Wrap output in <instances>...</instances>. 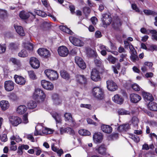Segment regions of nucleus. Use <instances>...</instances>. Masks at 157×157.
I'll list each match as a JSON object with an SVG mask.
<instances>
[{
    "instance_id": "nucleus-42",
    "label": "nucleus",
    "mask_w": 157,
    "mask_h": 157,
    "mask_svg": "<svg viewBox=\"0 0 157 157\" xmlns=\"http://www.w3.org/2000/svg\"><path fill=\"white\" fill-rule=\"evenodd\" d=\"M60 29L63 31L70 34H72V32L69 29L64 26H60Z\"/></svg>"
},
{
    "instance_id": "nucleus-11",
    "label": "nucleus",
    "mask_w": 157,
    "mask_h": 157,
    "mask_svg": "<svg viewBox=\"0 0 157 157\" xmlns=\"http://www.w3.org/2000/svg\"><path fill=\"white\" fill-rule=\"evenodd\" d=\"M41 84L42 87L47 90H52L53 89V84L51 82L45 80L41 81Z\"/></svg>"
},
{
    "instance_id": "nucleus-62",
    "label": "nucleus",
    "mask_w": 157,
    "mask_h": 157,
    "mask_svg": "<svg viewBox=\"0 0 157 157\" xmlns=\"http://www.w3.org/2000/svg\"><path fill=\"white\" fill-rule=\"evenodd\" d=\"M132 9L135 10L136 12H140V10L136 4H132Z\"/></svg>"
},
{
    "instance_id": "nucleus-20",
    "label": "nucleus",
    "mask_w": 157,
    "mask_h": 157,
    "mask_svg": "<svg viewBox=\"0 0 157 157\" xmlns=\"http://www.w3.org/2000/svg\"><path fill=\"white\" fill-rule=\"evenodd\" d=\"M148 109L151 111H157V103L155 102L150 101L147 105Z\"/></svg>"
},
{
    "instance_id": "nucleus-32",
    "label": "nucleus",
    "mask_w": 157,
    "mask_h": 157,
    "mask_svg": "<svg viewBox=\"0 0 157 157\" xmlns=\"http://www.w3.org/2000/svg\"><path fill=\"white\" fill-rule=\"evenodd\" d=\"M60 75L63 78L66 80H69L70 78L69 74L66 71L64 70L61 71Z\"/></svg>"
},
{
    "instance_id": "nucleus-7",
    "label": "nucleus",
    "mask_w": 157,
    "mask_h": 157,
    "mask_svg": "<svg viewBox=\"0 0 157 157\" xmlns=\"http://www.w3.org/2000/svg\"><path fill=\"white\" fill-rule=\"evenodd\" d=\"M38 54L40 56L48 58L50 56V53L47 49L44 48H40L37 50Z\"/></svg>"
},
{
    "instance_id": "nucleus-3",
    "label": "nucleus",
    "mask_w": 157,
    "mask_h": 157,
    "mask_svg": "<svg viewBox=\"0 0 157 157\" xmlns=\"http://www.w3.org/2000/svg\"><path fill=\"white\" fill-rule=\"evenodd\" d=\"M33 97V98L36 99H40L42 101H43L45 98L46 96L42 90L40 89H36L35 90Z\"/></svg>"
},
{
    "instance_id": "nucleus-36",
    "label": "nucleus",
    "mask_w": 157,
    "mask_h": 157,
    "mask_svg": "<svg viewBox=\"0 0 157 157\" xmlns=\"http://www.w3.org/2000/svg\"><path fill=\"white\" fill-rule=\"evenodd\" d=\"M28 54L26 51L25 49H23L18 53V55L20 57L24 58L27 57Z\"/></svg>"
},
{
    "instance_id": "nucleus-16",
    "label": "nucleus",
    "mask_w": 157,
    "mask_h": 157,
    "mask_svg": "<svg viewBox=\"0 0 157 157\" xmlns=\"http://www.w3.org/2000/svg\"><path fill=\"white\" fill-rule=\"evenodd\" d=\"M103 138L102 134L100 132L95 133L93 136V140L96 143H101L102 142Z\"/></svg>"
},
{
    "instance_id": "nucleus-37",
    "label": "nucleus",
    "mask_w": 157,
    "mask_h": 157,
    "mask_svg": "<svg viewBox=\"0 0 157 157\" xmlns=\"http://www.w3.org/2000/svg\"><path fill=\"white\" fill-rule=\"evenodd\" d=\"M136 52L134 53H131V56L130 58L131 60L133 62H135L136 61L139 60V58L136 55Z\"/></svg>"
},
{
    "instance_id": "nucleus-44",
    "label": "nucleus",
    "mask_w": 157,
    "mask_h": 157,
    "mask_svg": "<svg viewBox=\"0 0 157 157\" xmlns=\"http://www.w3.org/2000/svg\"><path fill=\"white\" fill-rule=\"evenodd\" d=\"M94 62L96 65L97 67H99L101 65V62L98 57L94 58Z\"/></svg>"
},
{
    "instance_id": "nucleus-43",
    "label": "nucleus",
    "mask_w": 157,
    "mask_h": 157,
    "mask_svg": "<svg viewBox=\"0 0 157 157\" xmlns=\"http://www.w3.org/2000/svg\"><path fill=\"white\" fill-rule=\"evenodd\" d=\"M7 11L4 10H0V17L4 19L7 17Z\"/></svg>"
},
{
    "instance_id": "nucleus-50",
    "label": "nucleus",
    "mask_w": 157,
    "mask_h": 157,
    "mask_svg": "<svg viewBox=\"0 0 157 157\" xmlns=\"http://www.w3.org/2000/svg\"><path fill=\"white\" fill-rule=\"evenodd\" d=\"M9 98L13 101H16L18 99L17 96L14 93L11 94L9 96Z\"/></svg>"
},
{
    "instance_id": "nucleus-15",
    "label": "nucleus",
    "mask_w": 157,
    "mask_h": 157,
    "mask_svg": "<svg viewBox=\"0 0 157 157\" xmlns=\"http://www.w3.org/2000/svg\"><path fill=\"white\" fill-rule=\"evenodd\" d=\"M30 63L31 66L34 68H38L40 65V63L38 59L34 57L30 58Z\"/></svg>"
},
{
    "instance_id": "nucleus-49",
    "label": "nucleus",
    "mask_w": 157,
    "mask_h": 157,
    "mask_svg": "<svg viewBox=\"0 0 157 157\" xmlns=\"http://www.w3.org/2000/svg\"><path fill=\"white\" fill-rule=\"evenodd\" d=\"M144 64L149 69L151 70H152L154 69V68L152 67L153 64L151 62H145Z\"/></svg>"
},
{
    "instance_id": "nucleus-23",
    "label": "nucleus",
    "mask_w": 157,
    "mask_h": 157,
    "mask_svg": "<svg viewBox=\"0 0 157 157\" xmlns=\"http://www.w3.org/2000/svg\"><path fill=\"white\" fill-rule=\"evenodd\" d=\"M0 105L3 111L6 110L9 108L10 106L8 101L5 100L1 101L0 102Z\"/></svg>"
},
{
    "instance_id": "nucleus-5",
    "label": "nucleus",
    "mask_w": 157,
    "mask_h": 157,
    "mask_svg": "<svg viewBox=\"0 0 157 157\" xmlns=\"http://www.w3.org/2000/svg\"><path fill=\"white\" fill-rule=\"evenodd\" d=\"M70 42L75 46L78 47H82L83 46L84 43L79 39L73 36L69 37Z\"/></svg>"
},
{
    "instance_id": "nucleus-64",
    "label": "nucleus",
    "mask_w": 157,
    "mask_h": 157,
    "mask_svg": "<svg viewBox=\"0 0 157 157\" xmlns=\"http://www.w3.org/2000/svg\"><path fill=\"white\" fill-rule=\"evenodd\" d=\"M90 20L94 25H95L98 22V19L95 17H93L90 19Z\"/></svg>"
},
{
    "instance_id": "nucleus-1",
    "label": "nucleus",
    "mask_w": 157,
    "mask_h": 157,
    "mask_svg": "<svg viewBox=\"0 0 157 157\" xmlns=\"http://www.w3.org/2000/svg\"><path fill=\"white\" fill-rule=\"evenodd\" d=\"M92 94L95 98L99 100L102 99L104 97L103 90L99 87H95L93 89Z\"/></svg>"
},
{
    "instance_id": "nucleus-55",
    "label": "nucleus",
    "mask_w": 157,
    "mask_h": 157,
    "mask_svg": "<svg viewBox=\"0 0 157 157\" xmlns=\"http://www.w3.org/2000/svg\"><path fill=\"white\" fill-rule=\"evenodd\" d=\"M54 71L53 70L47 69L45 71L44 73L47 77L49 78L51 75L52 74L53 71Z\"/></svg>"
},
{
    "instance_id": "nucleus-33",
    "label": "nucleus",
    "mask_w": 157,
    "mask_h": 157,
    "mask_svg": "<svg viewBox=\"0 0 157 157\" xmlns=\"http://www.w3.org/2000/svg\"><path fill=\"white\" fill-rule=\"evenodd\" d=\"M54 103L56 105H59L61 102L60 99L59 98L58 95L56 94H54L52 96Z\"/></svg>"
},
{
    "instance_id": "nucleus-30",
    "label": "nucleus",
    "mask_w": 157,
    "mask_h": 157,
    "mask_svg": "<svg viewBox=\"0 0 157 157\" xmlns=\"http://www.w3.org/2000/svg\"><path fill=\"white\" fill-rule=\"evenodd\" d=\"M23 44L24 48L30 51H32L33 50V44L28 42L24 43Z\"/></svg>"
},
{
    "instance_id": "nucleus-46",
    "label": "nucleus",
    "mask_w": 157,
    "mask_h": 157,
    "mask_svg": "<svg viewBox=\"0 0 157 157\" xmlns=\"http://www.w3.org/2000/svg\"><path fill=\"white\" fill-rule=\"evenodd\" d=\"M6 47V44H0V54H2L5 52Z\"/></svg>"
},
{
    "instance_id": "nucleus-27",
    "label": "nucleus",
    "mask_w": 157,
    "mask_h": 157,
    "mask_svg": "<svg viewBox=\"0 0 157 157\" xmlns=\"http://www.w3.org/2000/svg\"><path fill=\"white\" fill-rule=\"evenodd\" d=\"M27 108L24 105H20L19 106L17 109V112L20 114H24L27 110Z\"/></svg>"
},
{
    "instance_id": "nucleus-39",
    "label": "nucleus",
    "mask_w": 157,
    "mask_h": 157,
    "mask_svg": "<svg viewBox=\"0 0 157 157\" xmlns=\"http://www.w3.org/2000/svg\"><path fill=\"white\" fill-rule=\"evenodd\" d=\"M78 133L82 136H89L90 135V133L86 130L81 129L79 130Z\"/></svg>"
},
{
    "instance_id": "nucleus-21",
    "label": "nucleus",
    "mask_w": 157,
    "mask_h": 157,
    "mask_svg": "<svg viewBox=\"0 0 157 157\" xmlns=\"http://www.w3.org/2000/svg\"><path fill=\"white\" fill-rule=\"evenodd\" d=\"M101 129L102 131L107 133H110L112 131V128L109 125L103 124L101 127Z\"/></svg>"
},
{
    "instance_id": "nucleus-13",
    "label": "nucleus",
    "mask_w": 157,
    "mask_h": 157,
    "mask_svg": "<svg viewBox=\"0 0 157 157\" xmlns=\"http://www.w3.org/2000/svg\"><path fill=\"white\" fill-rule=\"evenodd\" d=\"M4 87L5 90L8 91H10L12 90L14 88V83L12 81L9 80L5 82Z\"/></svg>"
},
{
    "instance_id": "nucleus-24",
    "label": "nucleus",
    "mask_w": 157,
    "mask_h": 157,
    "mask_svg": "<svg viewBox=\"0 0 157 157\" xmlns=\"http://www.w3.org/2000/svg\"><path fill=\"white\" fill-rule=\"evenodd\" d=\"M19 45L17 43H11L9 44V48L12 51H16L19 48Z\"/></svg>"
},
{
    "instance_id": "nucleus-40",
    "label": "nucleus",
    "mask_w": 157,
    "mask_h": 157,
    "mask_svg": "<svg viewBox=\"0 0 157 157\" xmlns=\"http://www.w3.org/2000/svg\"><path fill=\"white\" fill-rule=\"evenodd\" d=\"M118 113L119 115H129L130 112L129 111H127L124 109H119L118 111Z\"/></svg>"
},
{
    "instance_id": "nucleus-14",
    "label": "nucleus",
    "mask_w": 157,
    "mask_h": 157,
    "mask_svg": "<svg viewBox=\"0 0 157 157\" xmlns=\"http://www.w3.org/2000/svg\"><path fill=\"white\" fill-rule=\"evenodd\" d=\"M66 121H68L69 124L71 126L74 125L75 122L74 120L73 119L72 115L70 113H66L64 115Z\"/></svg>"
},
{
    "instance_id": "nucleus-48",
    "label": "nucleus",
    "mask_w": 157,
    "mask_h": 157,
    "mask_svg": "<svg viewBox=\"0 0 157 157\" xmlns=\"http://www.w3.org/2000/svg\"><path fill=\"white\" fill-rule=\"evenodd\" d=\"M11 140H15L17 142H19L22 141V139L18 136H13L10 138Z\"/></svg>"
},
{
    "instance_id": "nucleus-29",
    "label": "nucleus",
    "mask_w": 157,
    "mask_h": 157,
    "mask_svg": "<svg viewBox=\"0 0 157 157\" xmlns=\"http://www.w3.org/2000/svg\"><path fill=\"white\" fill-rule=\"evenodd\" d=\"M15 29L17 32L20 36H24L25 35L24 30L22 27L19 26H14Z\"/></svg>"
},
{
    "instance_id": "nucleus-60",
    "label": "nucleus",
    "mask_w": 157,
    "mask_h": 157,
    "mask_svg": "<svg viewBox=\"0 0 157 157\" xmlns=\"http://www.w3.org/2000/svg\"><path fill=\"white\" fill-rule=\"evenodd\" d=\"M24 149L23 148L22 145L18 147L17 153L20 155H21L23 153V150Z\"/></svg>"
},
{
    "instance_id": "nucleus-26",
    "label": "nucleus",
    "mask_w": 157,
    "mask_h": 157,
    "mask_svg": "<svg viewBox=\"0 0 157 157\" xmlns=\"http://www.w3.org/2000/svg\"><path fill=\"white\" fill-rule=\"evenodd\" d=\"M142 94L144 100L151 101H152L154 100L152 95L149 93L143 92Z\"/></svg>"
},
{
    "instance_id": "nucleus-28",
    "label": "nucleus",
    "mask_w": 157,
    "mask_h": 157,
    "mask_svg": "<svg viewBox=\"0 0 157 157\" xmlns=\"http://www.w3.org/2000/svg\"><path fill=\"white\" fill-rule=\"evenodd\" d=\"M52 116L55 120L57 123H61L62 121L61 117L60 114L55 113H52Z\"/></svg>"
},
{
    "instance_id": "nucleus-58",
    "label": "nucleus",
    "mask_w": 157,
    "mask_h": 157,
    "mask_svg": "<svg viewBox=\"0 0 157 157\" xmlns=\"http://www.w3.org/2000/svg\"><path fill=\"white\" fill-rule=\"evenodd\" d=\"M80 106L81 107L89 109H91L92 108V106L90 104H81Z\"/></svg>"
},
{
    "instance_id": "nucleus-12",
    "label": "nucleus",
    "mask_w": 157,
    "mask_h": 157,
    "mask_svg": "<svg viewBox=\"0 0 157 157\" xmlns=\"http://www.w3.org/2000/svg\"><path fill=\"white\" fill-rule=\"evenodd\" d=\"M14 78L16 83L19 85H24L26 82L25 79L21 76L15 75Z\"/></svg>"
},
{
    "instance_id": "nucleus-47",
    "label": "nucleus",
    "mask_w": 157,
    "mask_h": 157,
    "mask_svg": "<svg viewBox=\"0 0 157 157\" xmlns=\"http://www.w3.org/2000/svg\"><path fill=\"white\" fill-rule=\"evenodd\" d=\"M28 73L30 78L33 79H36V76L33 71H28Z\"/></svg>"
},
{
    "instance_id": "nucleus-25",
    "label": "nucleus",
    "mask_w": 157,
    "mask_h": 157,
    "mask_svg": "<svg viewBox=\"0 0 157 157\" xmlns=\"http://www.w3.org/2000/svg\"><path fill=\"white\" fill-rule=\"evenodd\" d=\"M96 150L101 155H107L106 149L104 145H101L98 148H96Z\"/></svg>"
},
{
    "instance_id": "nucleus-10",
    "label": "nucleus",
    "mask_w": 157,
    "mask_h": 157,
    "mask_svg": "<svg viewBox=\"0 0 157 157\" xmlns=\"http://www.w3.org/2000/svg\"><path fill=\"white\" fill-rule=\"evenodd\" d=\"M58 52L59 55L62 57L66 56L68 54V49L65 46L59 47L58 49Z\"/></svg>"
},
{
    "instance_id": "nucleus-45",
    "label": "nucleus",
    "mask_w": 157,
    "mask_h": 157,
    "mask_svg": "<svg viewBox=\"0 0 157 157\" xmlns=\"http://www.w3.org/2000/svg\"><path fill=\"white\" fill-rule=\"evenodd\" d=\"M130 138L136 143H138L140 141V138L137 135H131Z\"/></svg>"
},
{
    "instance_id": "nucleus-51",
    "label": "nucleus",
    "mask_w": 157,
    "mask_h": 157,
    "mask_svg": "<svg viewBox=\"0 0 157 157\" xmlns=\"http://www.w3.org/2000/svg\"><path fill=\"white\" fill-rule=\"evenodd\" d=\"M67 133L73 136L74 139L75 138L74 135H75V132L74 130L71 128L67 127Z\"/></svg>"
},
{
    "instance_id": "nucleus-2",
    "label": "nucleus",
    "mask_w": 157,
    "mask_h": 157,
    "mask_svg": "<svg viewBox=\"0 0 157 157\" xmlns=\"http://www.w3.org/2000/svg\"><path fill=\"white\" fill-rule=\"evenodd\" d=\"M9 122L12 125L16 127L22 122L20 117L15 116H10L8 117Z\"/></svg>"
},
{
    "instance_id": "nucleus-9",
    "label": "nucleus",
    "mask_w": 157,
    "mask_h": 157,
    "mask_svg": "<svg viewBox=\"0 0 157 157\" xmlns=\"http://www.w3.org/2000/svg\"><path fill=\"white\" fill-rule=\"evenodd\" d=\"M107 87L108 89L111 91H114L118 88L116 84L113 81L109 80L106 81Z\"/></svg>"
},
{
    "instance_id": "nucleus-61",
    "label": "nucleus",
    "mask_w": 157,
    "mask_h": 157,
    "mask_svg": "<svg viewBox=\"0 0 157 157\" xmlns=\"http://www.w3.org/2000/svg\"><path fill=\"white\" fill-rule=\"evenodd\" d=\"M24 149L23 148L22 145L18 147L17 153L20 155H21L23 153V150Z\"/></svg>"
},
{
    "instance_id": "nucleus-18",
    "label": "nucleus",
    "mask_w": 157,
    "mask_h": 157,
    "mask_svg": "<svg viewBox=\"0 0 157 157\" xmlns=\"http://www.w3.org/2000/svg\"><path fill=\"white\" fill-rule=\"evenodd\" d=\"M130 98L131 102L135 103L138 102L141 99L140 95L135 94H130Z\"/></svg>"
},
{
    "instance_id": "nucleus-38",
    "label": "nucleus",
    "mask_w": 157,
    "mask_h": 157,
    "mask_svg": "<svg viewBox=\"0 0 157 157\" xmlns=\"http://www.w3.org/2000/svg\"><path fill=\"white\" fill-rule=\"evenodd\" d=\"M139 122V120L137 117H132V123L134 127H137Z\"/></svg>"
},
{
    "instance_id": "nucleus-52",
    "label": "nucleus",
    "mask_w": 157,
    "mask_h": 157,
    "mask_svg": "<svg viewBox=\"0 0 157 157\" xmlns=\"http://www.w3.org/2000/svg\"><path fill=\"white\" fill-rule=\"evenodd\" d=\"M10 60L14 64H16L19 66L20 64V61L15 58H11L10 59Z\"/></svg>"
},
{
    "instance_id": "nucleus-8",
    "label": "nucleus",
    "mask_w": 157,
    "mask_h": 157,
    "mask_svg": "<svg viewBox=\"0 0 157 157\" xmlns=\"http://www.w3.org/2000/svg\"><path fill=\"white\" fill-rule=\"evenodd\" d=\"M75 61L76 63L81 69H84L86 68V64L81 57L78 56L75 57Z\"/></svg>"
},
{
    "instance_id": "nucleus-56",
    "label": "nucleus",
    "mask_w": 157,
    "mask_h": 157,
    "mask_svg": "<svg viewBox=\"0 0 157 157\" xmlns=\"http://www.w3.org/2000/svg\"><path fill=\"white\" fill-rule=\"evenodd\" d=\"M22 122L23 123L26 124L28 123L29 122L28 120V114H25L24 115L23 117L22 118Z\"/></svg>"
},
{
    "instance_id": "nucleus-17",
    "label": "nucleus",
    "mask_w": 157,
    "mask_h": 157,
    "mask_svg": "<svg viewBox=\"0 0 157 157\" xmlns=\"http://www.w3.org/2000/svg\"><path fill=\"white\" fill-rule=\"evenodd\" d=\"M76 80L79 84H85L87 82L86 78L83 75H78L76 76Z\"/></svg>"
},
{
    "instance_id": "nucleus-34",
    "label": "nucleus",
    "mask_w": 157,
    "mask_h": 157,
    "mask_svg": "<svg viewBox=\"0 0 157 157\" xmlns=\"http://www.w3.org/2000/svg\"><path fill=\"white\" fill-rule=\"evenodd\" d=\"M27 106L28 109H32L36 107L37 103L35 101H30L28 103Z\"/></svg>"
},
{
    "instance_id": "nucleus-63",
    "label": "nucleus",
    "mask_w": 157,
    "mask_h": 157,
    "mask_svg": "<svg viewBox=\"0 0 157 157\" xmlns=\"http://www.w3.org/2000/svg\"><path fill=\"white\" fill-rule=\"evenodd\" d=\"M90 52L91 56L92 57H94L95 58L98 57L96 52L95 51L93 50H90Z\"/></svg>"
},
{
    "instance_id": "nucleus-4",
    "label": "nucleus",
    "mask_w": 157,
    "mask_h": 157,
    "mask_svg": "<svg viewBox=\"0 0 157 157\" xmlns=\"http://www.w3.org/2000/svg\"><path fill=\"white\" fill-rule=\"evenodd\" d=\"M101 20L103 26L105 27L109 25L111 22L112 19L109 14L105 13L102 15Z\"/></svg>"
},
{
    "instance_id": "nucleus-31",
    "label": "nucleus",
    "mask_w": 157,
    "mask_h": 157,
    "mask_svg": "<svg viewBox=\"0 0 157 157\" xmlns=\"http://www.w3.org/2000/svg\"><path fill=\"white\" fill-rule=\"evenodd\" d=\"M144 13L147 15H152L153 17L157 16V12L150 10H143Z\"/></svg>"
},
{
    "instance_id": "nucleus-53",
    "label": "nucleus",
    "mask_w": 157,
    "mask_h": 157,
    "mask_svg": "<svg viewBox=\"0 0 157 157\" xmlns=\"http://www.w3.org/2000/svg\"><path fill=\"white\" fill-rule=\"evenodd\" d=\"M108 60L112 63L114 64L116 62L117 59L112 56H109L108 58Z\"/></svg>"
},
{
    "instance_id": "nucleus-6",
    "label": "nucleus",
    "mask_w": 157,
    "mask_h": 157,
    "mask_svg": "<svg viewBox=\"0 0 157 157\" xmlns=\"http://www.w3.org/2000/svg\"><path fill=\"white\" fill-rule=\"evenodd\" d=\"M90 77L92 80L95 82L98 81L101 79L99 71L95 69L92 70Z\"/></svg>"
},
{
    "instance_id": "nucleus-41",
    "label": "nucleus",
    "mask_w": 157,
    "mask_h": 157,
    "mask_svg": "<svg viewBox=\"0 0 157 157\" xmlns=\"http://www.w3.org/2000/svg\"><path fill=\"white\" fill-rule=\"evenodd\" d=\"M34 12L37 15L43 17H45L47 15V14L41 10H34Z\"/></svg>"
},
{
    "instance_id": "nucleus-35",
    "label": "nucleus",
    "mask_w": 157,
    "mask_h": 157,
    "mask_svg": "<svg viewBox=\"0 0 157 157\" xmlns=\"http://www.w3.org/2000/svg\"><path fill=\"white\" fill-rule=\"evenodd\" d=\"M58 77V75L56 71H54L48 78L51 80H56Z\"/></svg>"
},
{
    "instance_id": "nucleus-57",
    "label": "nucleus",
    "mask_w": 157,
    "mask_h": 157,
    "mask_svg": "<svg viewBox=\"0 0 157 157\" xmlns=\"http://www.w3.org/2000/svg\"><path fill=\"white\" fill-rule=\"evenodd\" d=\"M132 87L134 90L136 91H139L140 90V86L136 84H134L132 85Z\"/></svg>"
},
{
    "instance_id": "nucleus-54",
    "label": "nucleus",
    "mask_w": 157,
    "mask_h": 157,
    "mask_svg": "<svg viewBox=\"0 0 157 157\" xmlns=\"http://www.w3.org/2000/svg\"><path fill=\"white\" fill-rule=\"evenodd\" d=\"M83 13L86 15L87 14H89L90 13L91 10L90 8L87 7H86L83 8Z\"/></svg>"
},
{
    "instance_id": "nucleus-19",
    "label": "nucleus",
    "mask_w": 157,
    "mask_h": 157,
    "mask_svg": "<svg viewBox=\"0 0 157 157\" xmlns=\"http://www.w3.org/2000/svg\"><path fill=\"white\" fill-rule=\"evenodd\" d=\"M112 100L115 102L119 104H122L124 101V99L122 97L118 94H116L113 97Z\"/></svg>"
},
{
    "instance_id": "nucleus-59",
    "label": "nucleus",
    "mask_w": 157,
    "mask_h": 157,
    "mask_svg": "<svg viewBox=\"0 0 157 157\" xmlns=\"http://www.w3.org/2000/svg\"><path fill=\"white\" fill-rule=\"evenodd\" d=\"M141 32L143 33L146 34H149V30H147L145 28H142L140 29Z\"/></svg>"
},
{
    "instance_id": "nucleus-22",
    "label": "nucleus",
    "mask_w": 157,
    "mask_h": 157,
    "mask_svg": "<svg viewBox=\"0 0 157 157\" xmlns=\"http://www.w3.org/2000/svg\"><path fill=\"white\" fill-rule=\"evenodd\" d=\"M29 13L35 16V15L32 13L29 12L26 13L24 11H21L19 13V16L20 17L23 19H28L30 16Z\"/></svg>"
}]
</instances>
